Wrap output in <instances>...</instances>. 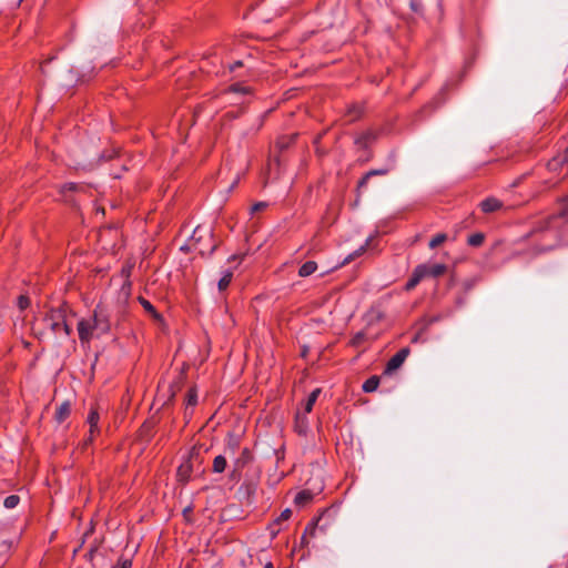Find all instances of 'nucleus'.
I'll return each instance as SVG.
<instances>
[{
  "mask_svg": "<svg viewBox=\"0 0 568 568\" xmlns=\"http://www.w3.org/2000/svg\"><path fill=\"white\" fill-rule=\"evenodd\" d=\"M110 332V313L108 308L101 304L94 307L89 317L81 318L78 323V334L82 345L90 344L93 338H99Z\"/></svg>",
  "mask_w": 568,
  "mask_h": 568,
  "instance_id": "1",
  "label": "nucleus"
},
{
  "mask_svg": "<svg viewBox=\"0 0 568 568\" xmlns=\"http://www.w3.org/2000/svg\"><path fill=\"white\" fill-rule=\"evenodd\" d=\"M318 520L320 519H316V521L308 524L305 528L304 535L314 537Z\"/></svg>",
  "mask_w": 568,
  "mask_h": 568,
  "instance_id": "33",
  "label": "nucleus"
},
{
  "mask_svg": "<svg viewBox=\"0 0 568 568\" xmlns=\"http://www.w3.org/2000/svg\"><path fill=\"white\" fill-rule=\"evenodd\" d=\"M552 220H555V216H554V215L546 217V219L542 221V226L540 227V230L547 229V227L549 226V224L551 223V221H552Z\"/></svg>",
  "mask_w": 568,
  "mask_h": 568,
  "instance_id": "39",
  "label": "nucleus"
},
{
  "mask_svg": "<svg viewBox=\"0 0 568 568\" xmlns=\"http://www.w3.org/2000/svg\"><path fill=\"white\" fill-rule=\"evenodd\" d=\"M268 529H270V534H271L272 538H275L278 535V532L281 531L280 525H275L274 521L270 525Z\"/></svg>",
  "mask_w": 568,
  "mask_h": 568,
  "instance_id": "35",
  "label": "nucleus"
},
{
  "mask_svg": "<svg viewBox=\"0 0 568 568\" xmlns=\"http://www.w3.org/2000/svg\"><path fill=\"white\" fill-rule=\"evenodd\" d=\"M363 112H364V109L362 105L354 104L347 109L346 115L348 116L349 122H354V121L361 119V116L363 115Z\"/></svg>",
  "mask_w": 568,
  "mask_h": 568,
  "instance_id": "20",
  "label": "nucleus"
},
{
  "mask_svg": "<svg viewBox=\"0 0 568 568\" xmlns=\"http://www.w3.org/2000/svg\"><path fill=\"white\" fill-rule=\"evenodd\" d=\"M99 420V409L97 406H92L87 418V423L89 424L90 428L88 437L83 440V447L92 444L94 438L100 434Z\"/></svg>",
  "mask_w": 568,
  "mask_h": 568,
  "instance_id": "4",
  "label": "nucleus"
},
{
  "mask_svg": "<svg viewBox=\"0 0 568 568\" xmlns=\"http://www.w3.org/2000/svg\"><path fill=\"white\" fill-rule=\"evenodd\" d=\"M322 389L315 388L307 397L306 402L304 403V414H308L312 412L314 404L316 403Z\"/></svg>",
  "mask_w": 568,
  "mask_h": 568,
  "instance_id": "14",
  "label": "nucleus"
},
{
  "mask_svg": "<svg viewBox=\"0 0 568 568\" xmlns=\"http://www.w3.org/2000/svg\"><path fill=\"white\" fill-rule=\"evenodd\" d=\"M267 207L266 202H256L251 206V214L264 211Z\"/></svg>",
  "mask_w": 568,
  "mask_h": 568,
  "instance_id": "32",
  "label": "nucleus"
},
{
  "mask_svg": "<svg viewBox=\"0 0 568 568\" xmlns=\"http://www.w3.org/2000/svg\"><path fill=\"white\" fill-rule=\"evenodd\" d=\"M376 139H377V134L372 130H367L356 136L355 144H357L362 148H366L372 142H374Z\"/></svg>",
  "mask_w": 568,
  "mask_h": 568,
  "instance_id": "9",
  "label": "nucleus"
},
{
  "mask_svg": "<svg viewBox=\"0 0 568 568\" xmlns=\"http://www.w3.org/2000/svg\"><path fill=\"white\" fill-rule=\"evenodd\" d=\"M292 510L290 508L284 509L281 515L274 520L275 525H281L283 521H286L291 518Z\"/></svg>",
  "mask_w": 568,
  "mask_h": 568,
  "instance_id": "29",
  "label": "nucleus"
},
{
  "mask_svg": "<svg viewBox=\"0 0 568 568\" xmlns=\"http://www.w3.org/2000/svg\"><path fill=\"white\" fill-rule=\"evenodd\" d=\"M447 272V266L445 264H434V265H427V264H419L417 265L409 280L405 284V291L409 292L414 290L420 281L424 278L430 276V277H440Z\"/></svg>",
  "mask_w": 568,
  "mask_h": 568,
  "instance_id": "3",
  "label": "nucleus"
},
{
  "mask_svg": "<svg viewBox=\"0 0 568 568\" xmlns=\"http://www.w3.org/2000/svg\"><path fill=\"white\" fill-rule=\"evenodd\" d=\"M484 241H485V235L480 232L474 233V234L469 235L467 239L468 245L474 246V247H478V246L483 245Z\"/></svg>",
  "mask_w": 568,
  "mask_h": 568,
  "instance_id": "23",
  "label": "nucleus"
},
{
  "mask_svg": "<svg viewBox=\"0 0 568 568\" xmlns=\"http://www.w3.org/2000/svg\"><path fill=\"white\" fill-rule=\"evenodd\" d=\"M253 460V454L248 448L242 449L240 456L235 459L234 464L237 467L244 468Z\"/></svg>",
  "mask_w": 568,
  "mask_h": 568,
  "instance_id": "13",
  "label": "nucleus"
},
{
  "mask_svg": "<svg viewBox=\"0 0 568 568\" xmlns=\"http://www.w3.org/2000/svg\"><path fill=\"white\" fill-rule=\"evenodd\" d=\"M295 429L298 434H305L307 429V418L305 414H301L300 412L296 413L295 416Z\"/></svg>",
  "mask_w": 568,
  "mask_h": 568,
  "instance_id": "17",
  "label": "nucleus"
},
{
  "mask_svg": "<svg viewBox=\"0 0 568 568\" xmlns=\"http://www.w3.org/2000/svg\"><path fill=\"white\" fill-rule=\"evenodd\" d=\"M13 540L8 527H0V559L7 557L12 548Z\"/></svg>",
  "mask_w": 568,
  "mask_h": 568,
  "instance_id": "6",
  "label": "nucleus"
},
{
  "mask_svg": "<svg viewBox=\"0 0 568 568\" xmlns=\"http://www.w3.org/2000/svg\"><path fill=\"white\" fill-rule=\"evenodd\" d=\"M387 171L386 170H372L369 172H367L359 181H358V184H357V189H362L364 187L367 182H368V179L373 175H383V174H386Z\"/></svg>",
  "mask_w": 568,
  "mask_h": 568,
  "instance_id": "22",
  "label": "nucleus"
},
{
  "mask_svg": "<svg viewBox=\"0 0 568 568\" xmlns=\"http://www.w3.org/2000/svg\"><path fill=\"white\" fill-rule=\"evenodd\" d=\"M409 348L404 347L400 348L396 354H394L386 364L385 374H390L397 368H399L403 363L406 361L409 355Z\"/></svg>",
  "mask_w": 568,
  "mask_h": 568,
  "instance_id": "5",
  "label": "nucleus"
},
{
  "mask_svg": "<svg viewBox=\"0 0 568 568\" xmlns=\"http://www.w3.org/2000/svg\"><path fill=\"white\" fill-rule=\"evenodd\" d=\"M378 385H379V377L374 375L364 382L362 388L365 393H372L377 389Z\"/></svg>",
  "mask_w": 568,
  "mask_h": 568,
  "instance_id": "21",
  "label": "nucleus"
},
{
  "mask_svg": "<svg viewBox=\"0 0 568 568\" xmlns=\"http://www.w3.org/2000/svg\"><path fill=\"white\" fill-rule=\"evenodd\" d=\"M313 499V494L310 490H302L296 494L294 503L296 506L303 507Z\"/></svg>",
  "mask_w": 568,
  "mask_h": 568,
  "instance_id": "16",
  "label": "nucleus"
},
{
  "mask_svg": "<svg viewBox=\"0 0 568 568\" xmlns=\"http://www.w3.org/2000/svg\"><path fill=\"white\" fill-rule=\"evenodd\" d=\"M230 91L232 92H242V93H246L247 92V89L246 88H242L240 84H232L230 87Z\"/></svg>",
  "mask_w": 568,
  "mask_h": 568,
  "instance_id": "38",
  "label": "nucleus"
},
{
  "mask_svg": "<svg viewBox=\"0 0 568 568\" xmlns=\"http://www.w3.org/2000/svg\"><path fill=\"white\" fill-rule=\"evenodd\" d=\"M372 312L376 314L378 321L384 318V314L381 311L372 308Z\"/></svg>",
  "mask_w": 568,
  "mask_h": 568,
  "instance_id": "40",
  "label": "nucleus"
},
{
  "mask_svg": "<svg viewBox=\"0 0 568 568\" xmlns=\"http://www.w3.org/2000/svg\"><path fill=\"white\" fill-rule=\"evenodd\" d=\"M191 473H192V465L190 463H185V464H182L178 468L176 476L180 481L185 483L189 480Z\"/></svg>",
  "mask_w": 568,
  "mask_h": 568,
  "instance_id": "18",
  "label": "nucleus"
},
{
  "mask_svg": "<svg viewBox=\"0 0 568 568\" xmlns=\"http://www.w3.org/2000/svg\"><path fill=\"white\" fill-rule=\"evenodd\" d=\"M138 301L144 308V311L149 313L155 321H162V315L155 310V307L151 304L150 301H148L143 296H139Z\"/></svg>",
  "mask_w": 568,
  "mask_h": 568,
  "instance_id": "11",
  "label": "nucleus"
},
{
  "mask_svg": "<svg viewBox=\"0 0 568 568\" xmlns=\"http://www.w3.org/2000/svg\"><path fill=\"white\" fill-rule=\"evenodd\" d=\"M296 138H297V133L282 135L276 140V146L281 151H283V150L290 148L291 145H293L296 141Z\"/></svg>",
  "mask_w": 568,
  "mask_h": 568,
  "instance_id": "12",
  "label": "nucleus"
},
{
  "mask_svg": "<svg viewBox=\"0 0 568 568\" xmlns=\"http://www.w3.org/2000/svg\"><path fill=\"white\" fill-rule=\"evenodd\" d=\"M68 313H71L67 304L49 310L42 318V324L55 335L70 336L72 328L68 323Z\"/></svg>",
  "mask_w": 568,
  "mask_h": 568,
  "instance_id": "2",
  "label": "nucleus"
},
{
  "mask_svg": "<svg viewBox=\"0 0 568 568\" xmlns=\"http://www.w3.org/2000/svg\"><path fill=\"white\" fill-rule=\"evenodd\" d=\"M119 568H131L132 567V560L129 558H120L118 561Z\"/></svg>",
  "mask_w": 568,
  "mask_h": 568,
  "instance_id": "34",
  "label": "nucleus"
},
{
  "mask_svg": "<svg viewBox=\"0 0 568 568\" xmlns=\"http://www.w3.org/2000/svg\"><path fill=\"white\" fill-rule=\"evenodd\" d=\"M241 65H242V62H241V61H236L234 64H232V65L230 67V69H231V71H233L235 68H239V67H241Z\"/></svg>",
  "mask_w": 568,
  "mask_h": 568,
  "instance_id": "41",
  "label": "nucleus"
},
{
  "mask_svg": "<svg viewBox=\"0 0 568 568\" xmlns=\"http://www.w3.org/2000/svg\"><path fill=\"white\" fill-rule=\"evenodd\" d=\"M79 189V185L75 183H67L62 186V192L64 191H77Z\"/></svg>",
  "mask_w": 568,
  "mask_h": 568,
  "instance_id": "37",
  "label": "nucleus"
},
{
  "mask_svg": "<svg viewBox=\"0 0 568 568\" xmlns=\"http://www.w3.org/2000/svg\"><path fill=\"white\" fill-rule=\"evenodd\" d=\"M365 338V335L363 333H358L356 334L353 338H352V345L353 346H358L361 345V343L364 341Z\"/></svg>",
  "mask_w": 568,
  "mask_h": 568,
  "instance_id": "36",
  "label": "nucleus"
},
{
  "mask_svg": "<svg viewBox=\"0 0 568 568\" xmlns=\"http://www.w3.org/2000/svg\"><path fill=\"white\" fill-rule=\"evenodd\" d=\"M186 405L189 406H195L197 403V392L195 387L189 388L186 396H185Z\"/></svg>",
  "mask_w": 568,
  "mask_h": 568,
  "instance_id": "24",
  "label": "nucleus"
},
{
  "mask_svg": "<svg viewBox=\"0 0 568 568\" xmlns=\"http://www.w3.org/2000/svg\"><path fill=\"white\" fill-rule=\"evenodd\" d=\"M19 501H20V497L18 495H10L4 499L3 505L6 508L11 509V508L17 507Z\"/></svg>",
  "mask_w": 568,
  "mask_h": 568,
  "instance_id": "27",
  "label": "nucleus"
},
{
  "mask_svg": "<svg viewBox=\"0 0 568 568\" xmlns=\"http://www.w3.org/2000/svg\"><path fill=\"white\" fill-rule=\"evenodd\" d=\"M226 466L227 462L225 456L217 455L213 460L212 470L213 473L221 474L226 469Z\"/></svg>",
  "mask_w": 568,
  "mask_h": 568,
  "instance_id": "19",
  "label": "nucleus"
},
{
  "mask_svg": "<svg viewBox=\"0 0 568 568\" xmlns=\"http://www.w3.org/2000/svg\"><path fill=\"white\" fill-rule=\"evenodd\" d=\"M264 568H274L272 562H267Z\"/></svg>",
  "mask_w": 568,
  "mask_h": 568,
  "instance_id": "43",
  "label": "nucleus"
},
{
  "mask_svg": "<svg viewBox=\"0 0 568 568\" xmlns=\"http://www.w3.org/2000/svg\"><path fill=\"white\" fill-rule=\"evenodd\" d=\"M240 443L234 436H230L227 446L225 448V453L234 454L235 450L239 448Z\"/></svg>",
  "mask_w": 568,
  "mask_h": 568,
  "instance_id": "28",
  "label": "nucleus"
},
{
  "mask_svg": "<svg viewBox=\"0 0 568 568\" xmlns=\"http://www.w3.org/2000/svg\"><path fill=\"white\" fill-rule=\"evenodd\" d=\"M242 470H243L242 467H237L235 464H233V469H232V471L230 474V478L232 480L239 481L241 479V477H242Z\"/></svg>",
  "mask_w": 568,
  "mask_h": 568,
  "instance_id": "31",
  "label": "nucleus"
},
{
  "mask_svg": "<svg viewBox=\"0 0 568 568\" xmlns=\"http://www.w3.org/2000/svg\"><path fill=\"white\" fill-rule=\"evenodd\" d=\"M72 405L69 400L62 402L55 409L54 419L57 423H63L71 414Z\"/></svg>",
  "mask_w": 568,
  "mask_h": 568,
  "instance_id": "8",
  "label": "nucleus"
},
{
  "mask_svg": "<svg viewBox=\"0 0 568 568\" xmlns=\"http://www.w3.org/2000/svg\"><path fill=\"white\" fill-rule=\"evenodd\" d=\"M232 277H233V274L232 272H226L219 281V290L220 291H224L226 290V287L230 285L231 281H232Z\"/></svg>",
  "mask_w": 568,
  "mask_h": 568,
  "instance_id": "26",
  "label": "nucleus"
},
{
  "mask_svg": "<svg viewBox=\"0 0 568 568\" xmlns=\"http://www.w3.org/2000/svg\"><path fill=\"white\" fill-rule=\"evenodd\" d=\"M479 207L484 213L490 214L500 211L504 203L494 196H489L479 203Z\"/></svg>",
  "mask_w": 568,
  "mask_h": 568,
  "instance_id": "7",
  "label": "nucleus"
},
{
  "mask_svg": "<svg viewBox=\"0 0 568 568\" xmlns=\"http://www.w3.org/2000/svg\"><path fill=\"white\" fill-rule=\"evenodd\" d=\"M446 240L447 235L445 233H438L429 241V247L435 248L442 245Z\"/></svg>",
  "mask_w": 568,
  "mask_h": 568,
  "instance_id": "25",
  "label": "nucleus"
},
{
  "mask_svg": "<svg viewBox=\"0 0 568 568\" xmlns=\"http://www.w3.org/2000/svg\"><path fill=\"white\" fill-rule=\"evenodd\" d=\"M316 270H317V263L314 261H307L304 264H302V266L300 267L298 275L301 277H307V276L312 275L313 273H315Z\"/></svg>",
  "mask_w": 568,
  "mask_h": 568,
  "instance_id": "15",
  "label": "nucleus"
},
{
  "mask_svg": "<svg viewBox=\"0 0 568 568\" xmlns=\"http://www.w3.org/2000/svg\"><path fill=\"white\" fill-rule=\"evenodd\" d=\"M301 542H302V545H307L308 544L306 535L303 534V536L301 538Z\"/></svg>",
  "mask_w": 568,
  "mask_h": 568,
  "instance_id": "42",
  "label": "nucleus"
},
{
  "mask_svg": "<svg viewBox=\"0 0 568 568\" xmlns=\"http://www.w3.org/2000/svg\"><path fill=\"white\" fill-rule=\"evenodd\" d=\"M131 273H132L131 265H125L121 270V275L124 278V283L122 285L121 291L123 292L125 297H129L131 294V287H132V283L130 281Z\"/></svg>",
  "mask_w": 568,
  "mask_h": 568,
  "instance_id": "10",
  "label": "nucleus"
},
{
  "mask_svg": "<svg viewBox=\"0 0 568 568\" xmlns=\"http://www.w3.org/2000/svg\"><path fill=\"white\" fill-rule=\"evenodd\" d=\"M30 306V298L29 296L27 295H20L18 297V307L21 310V311H24L27 310L28 307Z\"/></svg>",
  "mask_w": 568,
  "mask_h": 568,
  "instance_id": "30",
  "label": "nucleus"
}]
</instances>
